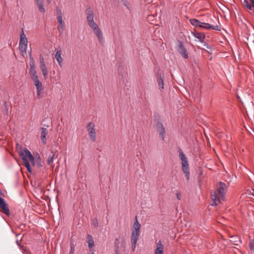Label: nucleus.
<instances>
[{"instance_id":"obj_1","label":"nucleus","mask_w":254,"mask_h":254,"mask_svg":"<svg viewBox=\"0 0 254 254\" xmlns=\"http://www.w3.org/2000/svg\"><path fill=\"white\" fill-rule=\"evenodd\" d=\"M217 191L211 192V198L212 200V205H218L221 201H225L226 193L228 190V186L223 182H219L216 185Z\"/></svg>"},{"instance_id":"obj_2","label":"nucleus","mask_w":254,"mask_h":254,"mask_svg":"<svg viewBox=\"0 0 254 254\" xmlns=\"http://www.w3.org/2000/svg\"><path fill=\"white\" fill-rule=\"evenodd\" d=\"M179 158L182 161V170L188 180L190 179V169L188 160L181 148L179 149Z\"/></svg>"},{"instance_id":"obj_3","label":"nucleus","mask_w":254,"mask_h":254,"mask_svg":"<svg viewBox=\"0 0 254 254\" xmlns=\"http://www.w3.org/2000/svg\"><path fill=\"white\" fill-rule=\"evenodd\" d=\"M191 33H192V35L195 38H197L200 42H201L202 43H204V46L205 47H206V48L210 49V47L208 44H207L206 43H205L204 42L205 35L204 33L197 32L195 31L194 32H193Z\"/></svg>"},{"instance_id":"obj_4","label":"nucleus","mask_w":254,"mask_h":254,"mask_svg":"<svg viewBox=\"0 0 254 254\" xmlns=\"http://www.w3.org/2000/svg\"><path fill=\"white\" fill-rule=\"evenodd\" d=\"M94 127L95 125L92 122L89 123L87 126V129L89 132V136L93 142L96 141V132Z\"/></svg>"},{"instance_id":"obj_5","label":"nucleus","mask_w":254,"mask_h":254,"mask_svg":"<svg viewBox=\"0 0 254 254\" xmlns=\"http://www.w3.org/2000/svg\"><path fill=\"white\" fill-rule=\"evenodd\" d=\"M179 45L177 47V51L185 59H187L189 57L187 50L184 47L183 42L178 41Z\"/></svg>"},{"instance_id":"obj_6","label":"nucleus","mask_w":254,"mask_h":254,"mask_svg":"<svg viewBox=\"0 0 254 254\" xmlns=\"http://www.w3.org/2000/svg\"><path fill=\"white\" fill-rule=\"evenodd\" d=\"M200 28H204L206 29H212L213 30L220 31L221 27L218 25H213L212 26L209 23L201 22L199 21V24H198V26Z\"/></svg>"},{"instance_id":"obj_7","label":"nucleus","mask_w":254,"mask_h":254,"mask_svg":"<svg viewBox=\"0 0 254 254\" xmlns=\"http://www.w3.org/2000/svg\"><path fill=\"white\" fill-rule=\"evenodd\" d=\"M40 68L42 70L43 75L45 78H47L48 76V69L44 63V59L42 56L40 57Z\"/></svg>"},{"instance_id":"obj_8","label":"nucleus","mask_w":254,"mask_h":254,"mask_svg":"<svg viewBox=\"0 0 254 254\" xmlns=\"http://www.w3.org/2000/svg\"><path fill=\"white\" fill-rule=\"evenodd\" d=\"M156 127L157 131L159 133L160 136L162 138V140H164L166 131L162 123L158 122L156 125Z\"/></svg>"},{"instance_id":"obj_9","label":"nucleus","mask_w":254,"mask_h":254,"mask_svg":"<svg viewBox=\"0 0 254 254\" xmlns=\"http://www.w3.org/2000/svg\"><path fill=\"white\" fill-rule=\"evenodd\" d=\"M18 154L22 158L25 167H27V166L30 165L28 157L27 155H26V153H25V149L22 150L21 148L20 150L18 151Z\"/></svg>"},{"instance_id":"obj_10","label":"nucleus","mask_w":254,"mask_h":254,"mask_svg":"<svg viewBox=\"0 0 254 254\" xmlns=\"http://www.w3.org/2000/svg\"><path fill=\"white\" fill-rule=\"evenodd\" d=\"M86 14H87V23H89L94 21V13L90 7H88L86 9Z\"/></svg>"},{"instance_id":"obj_11","label":"nucleus","mask_w":254,"mask_h":254,"mask_svg":"<svg viewBox=\"0 0 254 254\" xmlns=\"http://www.w3.org/2000/svg\"><path fill=\"white\" fill-rule=\"evenodd\" d=\"M62 55V50L60 47L59 48L58 50L56 52L55 55V58L57 61L60 66H62V63L63 62V58L61 57Z\"/></svg>"},{"instance_id":"obj_12","label":"nucleus","mask_w":254,"mask_h":254,"mask_svg":"<svg viewBox=\"0 0 254 254\" xmlns=\"http://www.w3.org/2000/svg\"><path fill=\"white\" fill-rule=\"evenodd\" d=\"M157 81L159 86L164 89V76L161 72L157 73Z\"/></svg>"},{"instance_id":"obj_13","label":"nucleus","mask_w":254,"mask_h":254,"mask_svg":"<svg viewBox=\"0 0 254 254\" xmlns=\"http://www.w3.org/2000/svg\"><path fill=\"white\" fill-rule=\"evenodd\" d=\"M28 41L24 33L23 28L21 30L19 45H27Z\"/></svg>"},{"instance_id":"obj_14","label":"nucleus","mask_w":254,"mask_h":254,"mask_svg":"<svg viewBox=\"0 0 254 254\" xmlns=\"http://www.w3.org/2000/svg\"><path fill=\"white\" fill-rule=\"evenodd\" d=\"M48 130L46 128H41V139L43 144H46V135L48 134Z\"/></svg>"},{"instance_id":"obj_15","label":"nucleus","mask_w":254,"mask_h":254,"mask_svg":"<svg viewBox=\"0 0 254 254\" xmlns=\"http://www.w3.org/2000/svg\"><path fill=\"white\" fill-rule=\"evenodd\" d=\"M164 247L161 241H159L156 246V249L155 250V254H163Z\"/></svg>"},{"instance_id":"obj_16","label":"nucleus","mask_w":254,"mask_h":254,"mask_svg":"<svg viewBox=\"0 0 254 254\" xmlns=\"http://www.w3.org/2000/svg\"><path fill=\"white\" fill-rule=\"evenodd\" d=\"M243 5L249 10H251L254 7V0H244Z\"/></svg>"},{"instance_id":"obj_17","label":"nucleus","mask_w":254,"mask_h":254,"mask_svg":"<svg viewBox=\"0 0 254 254\" xmlns=\"http://www.w3.org/2000/svg\"><path fill=\"white\" fill-rule=\"evenodd\" d=\"M25 153H26V155L28 156V159L31 162L32 165L33 166H35L36 164L35 162V159L31 152L27 149L26 148L25 149Z\"/></svg>"},{"instance_id":"obj_18","label":"nucleus","mask_w":254,"mask_h":254,"mask_svg":"<svg viewBox=\"0 0 254 254\" xmlns=\"http://www.w3.org/2000/svg\"><path fill=\"white\" fill-rule=\"evenodd\" d=\"M86 242L88 244V247L90 249L94 246V239L92 236L90 235H87L86 237Z\"/></svg>"},{"instance_id":"obj_19","label":"nucleus","mask_w":254,"mask_h":254,"mask_svg":"<svg viewBox=\"0 0 254 254\" xmlns=\"http://www.w3.org/2000/svg\"><path fill=\"white\" fill-rule=\"evenodd\" d=\"M93 31L94 32V34L97 36L99 41L100 42H101L102 40H103V34L99 27H98L97 28H96L95 30H93Z\"/></svg>"},{"instance_id":"obj_20","label":"nucleus","mask_w":254,"mask_h":254,"mask_svg":"<svg viewBox=\"0 0 254 254\" xmlns=\"http://www.w3.org/2000/svg\"><path fill=\"white\" fill-rule=\"evenodd\" d=\"M55 155L56 152L55 151H51L49 153L47 159V164L48 165H51V164L53 162Z\"/></svg>"},{"instance_id":"obj_21","label":"nucleus","mask_w":254,"mask_h":254,"mask_svg":"<svg viewBox=\"0 0 254 254\" xmlns=\"http://www.w3.org/2000/svg\"><path fill=\"white\" fill-rule=\"evenodd\" d=\"M57 20L60 23L59 26L58 27V30L59 31H63L64 29V23L62 17H57Z\"/></svg>"},{"instance_id":"obj_22","label":"nucleus","mask_w":254,"mask_h":254,"mask_svg":"<svg viewBox=\"0 0 254 254\" xmlns=\"http://www.w3.org/2000/svg\"><path fill=\"white\" fill-rule=\"evenodd\" d=\"M231 241L234 243L235 245H238L239 243H241L242 241L238 236H232L230 237Z\"/></svg>"},{"instance_id":"obj_23","label":"nucleus","mask_w":254,"mask_h":254,"mask_svg":"<svg viewBox=\"0 0 254 254\" xmlns=\"http://www.w3.org/2000/svg\"><path fill=\"white\" fill-rule=\"evenodd\" d=\"M140 234V228L132 229L131 238L138 239Z\"/></svg>"},{"instance_id":"obj_24","label":"nucleus","mask_w":254,"mask_h":254,"mask_svg":"<svg viewBox=\"0 0 254 254\" xmlns=\"http://www.w3.org/2000/svg\"><path fill=\"white\" fill-rule=\"evenodd\" d=\"M27 45H19V49L21 55L24 56L26 54Z\"/></svg>"},{"instance_id":"obj_25","label":"nucleus","mask_w":254,"mask_h":254,"mask_svg":"<svg viewBox=\"0 0 254 254\" xmlns=\"http://www.w3.org/2000/svg\"><path fill=\"white\" fill-rule=\"evenodd\" d=\"M4 196V193L0 190V206H6L7 204L2 197Z\"/></svg>"},{"instance_id":"obj_26","label":"nucleus","mask_w":254,"mask_h":254,"mask_svg":"<svg viewBox=\"0 0 254 254\" xmlns=\"http://www.w3.org/2000/svg\"><path fill=\"white\" fill-rule=\"evenodd\" d=\"M36 89H37V97L38 98H41L40 95H41V94L43 93V90H44L42 84H41L40 85L36 86Z\"/></svg>"},{"instance_id":"obj_27","label":"nucleus","mask_w":254,"mask_h":254,"mask_svg":"<svg viewBox=\"0 0 254 254\" xmlns=\"http://www.w3.org/2000/svg\"><path fill=\"white\" fill-rule=\"evenodd\" d=\"M47 209H41V207H35V209H34V211L40 214H42L43 213H44L46 211H50V207H47Z\"/></svg>"},{"instance_id":"obj_28","label":"nucleus","mask_w":254,"mask_h":254,"mask_svg":"<svg viewBox=\"0 0 254 254\" xmlns=\"http://www.w3.org/2000/svg\"><path fill=\"white\" fill-rule=\"evenodd\" d=\"M0 212L6 214L7 216L10 215V210L9 207H0Z\"/></svg>"},{"instance_id":"obj_29","label":"nucleus","mask_w":254,"mask_h":254,"mask_svg":"<svg viewBox=\"0 0 254 254\" xmlns=\"http://www.w3.org/2000/svg\"><path fill=\"white\" fill-rule=\"evenodd\" d=\"M138 239L131 238V249L133 252L135 251L136 248V244Z\"/></svg>"},{"instance_id":"obj_30","label":"nucleus","mask_w":254,"mask_h":254,"mask_svg":"<svg viewBox=\"0 0 254 254\" xmlns=\"http://www.w3.org/2000/svg\"><path fill=\"white\" fill-rule=\"evenodd\" d=\"M29 74L31 75V78L38 76L36 74V71L35 68H30L29 70Z\"/></svg>"},{"instance_id":"obj_31","label":"nucleus","mask_w":254,"mask_h":254,"mask_svg":"<svg viewBox=\"0 0 254 254\" xmlns=\"http://www.w3.org/2000/svg\"><path fill=\"white\" fill-rule=\"evenodd\" d=\"M190 22L191 25L195 26H198L199 21L196 19H190Z\"/></svg>"},{"instance_id":"obj_32","label":"nucleus","mask_w":254,"mask_h":254,"mask_svg":"<svg viewBox=\"0 0 254 254\" xmlns=\"http://www.w3.org/2000/svg\"><path fill=\"white\" fill-rule=\"evenodd\" d=\"M89 26L91 27V28L93 30H95L96 28H97L99 26L96 23H95L94 21L88 23Z\"/></svg>"},{"instance_id":"obj_33","label":"nucleus","mask_w":254,"mask_h":254,"mask_svg":"<svg viewBox=\"0 0 254 254\" xmlns=\"http://www.w3.org/2000/svg\"><path fill=\"white\" fill-rule=\"evenodd\" d=\"M39 10L42 13L45 12V9L44 7L43 2L37 3Z\"/></svg>"},{"instance_id":"obj_34","label":"nucleus","mask_w":254,"mask_h":254,"mask_svg":"<svg viewBox=\"0 0 254 254\" xmlns=\"http://www.w3.org/2000/svg\"><path fill=\"white\" fill-rule=\"evenodd\" d=\"M29 60V65L30 66V68H36L35 62L33 57H30Z\"/></svg>"},{"instance_id":"obj_35","label":"nucleus","mask_w":254,"mask_h":254,"mask_svg":"<svg viewBox=\"0 0 254 254\" xmlns=\"http://www.w3.org/2000/svg\"><path fill=\"white\" fill-rule=\"evenodd\" d=\"M135 221L134 222L133 225V228L132 229H135V228H140V225L139 223V222L137 221V216H136L135 217Z\"/></svg>"},{"instance_id":"obj_36","label":"nucleus","mask_w":254,"mask_h":254,"mask_svg":"<svg viewBox=\"0 0 254 254\" xmlns=\"http://www.w3.org/2000/svg\"><path fill=\"white\" fill-rule=\"evenodd\" d=\"M32 79L34 81V84L35 86L40 85L42 84V83L40 82V81L38 79V77H36L34 78H32Z\"/></svg>"},{"instance_id":"obj_37","label":"nucleus","mask_w":254,"mask_h":254,"mask_svg":"<svg viewBox=\"0 0 254 254\" xmlns=\"http://www.w3.org/2000/svg\"><path fill=\"white\" fill-rule=\"evenodd\" d=\"M249 246L251 250H254V239L250 241L249 244Z\"/></svg>"},{"instance_id":"obj_38","label":"nucleus","mask_w":254,"mask_h":254,"mask_svg":"<svg viewBox=\"0 0 254 254\" xmlns=\"http://www.w3.org/2000/svg\"><path fill=\"white\" fill-rule=\"evenodd\" d=\"M3 105L4 106V113L6 115H8V105L6 102H4Z\"/></svg>"},{"instance_id":"obj_39","label":"nucleus","mask_w":254,"mask_h":254,"mask_svg":"<svg viewBox=\"0 0 254 254\" xmlns=\"http://www.w3.org/2000/svg\"><path fill=\"white\" fill-rule=\"evenodd\" d=\"M70 251H69V253L68 254H73L74 251V248H75V245L74 244H70Z\"/></svg>"},{"instance_id":"obj_40","label":"nucleus","mask_w":254,"mask_h":254,"mask_svg":"<svg viewBox=\"0 0 254 254\" xmlns=\"http://www.w3.org/2000/svg\"><path fill=\"white\" fill-rule=\"evenodd\" d=\"M115 254H120V245L119 244L115 245Z\"/></svg>"},{"instance_id":"obj_41","label":"nucleus","mask_w":254,"mask_h":254,"mask_svg":"<svg viewBox=\"0 0 254 254\" xmlns=\"http://www.w3.org/2000/svg\"><path fill=\"white\" fill-rule=\"evenodd\" d=\"M56 11H57V13L58 14L57 17H62V18L63 13H62V10L59 7H57Z\"/></svg>"},{"instance_id":"obj_42","label":"nucleus","mask_w":254,"mask_h":254,"mask_svg":"<svg viewBox=\"0 0 254 254\" xmlns=\"http://www.w3.org/2000/svg\"><path fill=\"white\" fill-rule=\"evenodd\" d=\"M92 224L95 227H97L98 226V223L97 219L94 218L92 220Z\"/></svg>"},{"instance_id":"obj_43","label":"nucleus","mask_w":254,"mask_h":254,"mask_svg":"<svg viewBox=\"0 0 254 254\" xmlns=\"http://www.w3.org/2000/svg\"><path fill=\"white\" fill-rule=\"evenodd\" d=\"M121 1L123 2L124 4L128 8V6L129 5V3L127 2V0H121Z\"/></svg>"},{"instance_id":"obj_44","label":"nucleus","mask_w":254,"mask_h":254,"mask_svg":"<svg viewBox=\"0 0 254 254\" xmlns=\"http://www.w3.org/2000/svg\"><path fill=\"white\" fill-rule=\"evenodd\" d=\"M27 171L29 172H30L31 173L32 172V169H31V166L30 165H29L28 166H27V167H26Z\"/></svg>"},{"instance_id":"obj_45","label":"nucleus","mask_w":254,"mask_h":254,"mask_svg":"<svg viewBox=\"0 0 254 254\" xmlns=\"http://www.w3.org/2000/svg\"><path fill=\"white\" fill-rule=\"evenodd\" d=\"M125 245H126V242L124 240H123L122 241V243H121V246L125 248Z\"/></svg>"},{"instance_id":"obj_46","label":"nucleus","mask_w":254,"mask_h":254,"mask_svg":"<svg viewBox=\"0 0 254 254\" xmlns=\"http://www.w3.org/2000/svg\"><path fill=\"white\" fill-rule=\"evenodd\" d=\"M120 244L119 240L118 238H116L115 240V245Z\"/></svg>"},{"instance_id":"obj_47","label":"nucleus","mask_w":254,"mask_h":254,"mask_svg":"<svg viewBox=\"0 0 254 254\" xmlns=\"http://www.w3.org/2000/svg\"><path fill=\"white\" fill-rule=\"evenodd\" d=\"M176 196H177V198H178V199L180 200L181 199L180 193H176Z\"/></svg>"},{"instance_id":"obj_48","label":"nucleus","mask_w":254,"mask_h":254,"mask_svg":"<svg viewBox=\"0 0 254 254\" xmlns=\"http://www.w3.org/2000/svg\"><path fill=\"white\" fill-rule=\"evenodd\" d=\"M36 3H42V2H43L44 1V0H35Z\"/></svg>"},{"instance_id":"obj_49","label":"nucleus","mask_w":254,"mask_h":254,"mask_svg":"<svg viewBox=\"0 0 254 254\" xmlns=\"http://www.w3.org/2000/svg\"><path fill=\"white\" fill-rule=\"evenodd\" d=\"M250 193L252 195L254 196V189H252L250 191Z\"/></svg>"},{"instance_id":"obj_50","label":"nucleus","mask_w":254,"mask_h":254,"mask_svg":"<svg viewBox=\"0 0 254 254\" xmlns=\"http://www.w3.org/2000/svg\"><path fill=\"white\" fill-rule=\"evenodd\" d=\"M37 165L38 167H40L41 166L40 160H37Z\"/></svg>"},{"instance_id":"obj_51","label":"nucleus","mask_w":254,"mask_h":254,"mask_svg":"<svg viewBox=\"0 0 254 254\" xmlns=\"http://www.w3.org/2000/svg\"><path fill=\"white\" fill-rule=\"evenodd\" d=\"M72 243H73V244H74V240L73 239L72 237H71L70 238V244H72Z\"/></svg>"},{"instance_id":"obj_52","label":"nucleus","mask_w":254,"mask_h":254,"mask_svg":"<svg viewBox=\"0 0 254 254\" xmlns=\"http://www.w3.org/2000/svg\"><path fill=\"white\" fill-rule=\"evenodd\" d=\"M47 0V3H48V4L50 3H51V1H52V0Z\"/></svg>"},{"instance_id":"obj_53","label":"nucleus","mask_w":254,"mask_h":254,"mask_svg":"<svg viewBox=\"0 0 254 254\" xmlns=\"http://www.w3.org/2000/svg\"><path fill=\"white\" fill-rule=\"evenodd\" d=\"M29 58H30V57H32V54H31V52L29 53Z\"/></svg>"},{"instance_id":"obj_54","label":"nucleus","mask_w":254,"mask_h":254,"mask_svg":"<svg viewBox=\"0 0 254 254\" xmlns=\"http://www.w3.org/2000/svg\"><path fill=\"white\" fill-rule=\"evenodd\" d=\"M58 211H59V213H60V212H61L60 207H58Z\"/></svg>"},{"instance_id":"obj_55","label":"nucleus","mask_w":254,"mask_h":254,"mask_svg":"<svg viewBox=\"0 0 254 254\" xmlns=\"http://www.w3.org/2000/svg\"><path fill=\"white\" fill-rule=\"evenodd\" d=\"M176 210H177V211H178V207H176Z\"/></svg>"}]
</instances>
